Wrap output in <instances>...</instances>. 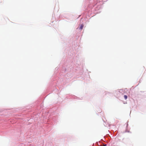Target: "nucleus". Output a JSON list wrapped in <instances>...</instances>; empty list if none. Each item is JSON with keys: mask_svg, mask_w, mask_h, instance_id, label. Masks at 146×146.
Segmentation results:
<instances>
[{"mask_svg": "<svg viewBox=\"0 0 146 146\" xmlns=\"http://www.w3.org/2000/svg\"><path fill=\"white\" fill-rule=\"evenodd\" d=\"M106 145H100L99 146H106Z\"/></svg>", "mask_w": 146, "mask_h": 146, "instance_id": "obj_3", "label": "nucleus"}, {"mask_svg": "<svg viewBox=\"0 0 146 146\" xmlns=\"http://www.w3.org/2000/svg\"><path fill=\"white\" fill-rule=\"evenodd\" d=\"M124 98L125 100H126L127 98V96L126 95L124 96Z\"/></svg>", "mask_w": 146, "mask_h": 146, "instance_id": "obj_2", "label": "nucleus"}, {"mask_svg": "<svg viewBox=\"0 0 146 146\" xmlns=\"http://www.w3.org/2000/svg\"><path fill=\"white\" fill-rule=\"evenodd\" d=\"M84 27L83 24H82L81 25V26L80 27L79 29L81 30H82L83 29V27Z\"/></svg>", "mask_w": 146, "mask_h": 146, "instance_id": "obj_1", "label": "nucleus"}]
</instances>
